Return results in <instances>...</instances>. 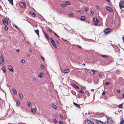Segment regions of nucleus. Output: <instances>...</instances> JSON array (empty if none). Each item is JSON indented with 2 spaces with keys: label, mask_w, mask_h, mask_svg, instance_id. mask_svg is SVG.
Masks as SVG:
<instances>
[{
  "label": "nucleus",
  "mask_w": 124,
  "mask_h": 124,
  "mask_svg": "<svg viewBox=\"0 0 124 124\" xmlns=\"http://www.w3.org/2000/svg\"><path fill=\"white\" fill-rule=\"evenodd\" d=\"M105 119H106V122H107L108 124H113L114 122L113 120L111 119H109V118L107 116H106Z\"/></svg>",
  "instance_id": "f257e3e1"
},
{
  "label": "nucleus",
  "mask_w": 124,
  "mask_h": 124,
  "mask_svg": "<svg viewBox=\"0 0 124 124\" xmlns=\"http://www.w3.org/2000/svg\"><path fill=\"white\" fill-rule=\"evenodd\" d=\"M4 63V59L2 55L0 57V64H1L3 65Z\"/></svg>",
  "instance_id": "f03ea898"
},
{
  "label": "nucleus",
  "mask_w": 124,
  "mask_h": 124,
  "mask_svg": "<svg viewBox=\"0 0 124 124\" xmlns=\"http://www.w3.org/2000/svg\"><path fill=\"white\" fill-rule=\"evenodd\" d=\"M20 6L23 8H25L26 7L25 3L24 2H21L19 3Z\"/></svg>",
  "instance_id": "7ed1b4c3"
},
{
  "label": "nucleus",
  "mask_w": 124,
  "mask_h": 124,
  "mask_svg": "<svg viewBox=\"0 0 124 124\" xmlns=\"http://www.w3.org/2000/svg\"><path fill=\"white\" fill-rule=\"evenodd\" d=\"M85 124H94L92 121L88 120H85Z\"/></svg>",
  "instance_id": "20e7f679"
},
{
  "label": "nucleus",
  "mask_w": 124,
  "mask_h": 124,
  "mask_svg": "<svg viewBox=\"0 0 124 124\" xmlns=\"http://www.w3.org/2000/svg\"><path fill=\"white\" fill-rule=\"evenodd\" d=\"M50 39L51 40V43H52L54 46L55 48H57V47L56 46V44L55 41L52 38H50Z\"/></svg>",
  "instance_id": "39448f33"
},
{
  "label": "nucleus",
  "mask_w": 124,
  "mask_h": 124,
  "mask_svg": "<svg viewBox=\"0 0 124 124\" xmlns=\"http://www.w3.org/2000/svg\"><path fill=\"white\" fill-rule=\"evenodd\" d=\"M96 122L97 123V124H105L106 121H105L104 122H102L99 120H95Z\"/></svg>",
  "instance_id": "423d86ee"
},
{
  "label": "nucleus",
  "mask_w": 124,
  "mask_h": 124,
  "mask_svg": "<svg viewBox=\"0 0 124 124\" xmlns=\"http://www.w3.org/2000/svg\"><path fill=\"white\" fill-rule=\"evenodd\" d=\"M119 7L120 8H124V2L122 1H121L119 2Z\"/></svg>",
  "instance_id": "0eeeda50"
},
{
  "label": "nucleus",
  "mask_w": 124,
  "mask_h": 124,
  "mask_svg": "<svg viewBox=\"0 0 124 124\" xmlns=\"http://www.w3.org/2000/svg\"><path fill=\"white\" fill-rule=\"evenodd\" d=\"M111 31V29L110 28H107L105 29L104 32L105 34H107Z\"/></svg>",
  "instance_id": "6e6552de"
},
{
  "label": "nucleus",
  "mask_w": 124,
  "mask_h": 124,
  "mask_svg": "<svg viewBox=\"0 0 124 124\" xmlns=\"http://www.w3.org/2000/svg\"><path fill=\"white\" fill-rule=\"evenodd\" d=\"M4 24L6 26L8 25V21L7 20L6 18H4L3 21Z\"/></svg>",
  "instance_id": "1a4fd4ad"
},
{
  "label": "nucleus",
  "mask_w": 124,
  "mask_h": 124,
  "mask_svg": "<svg viewBox=\"0 0 124 124\" xmlns=\"http://www.w3.org/2000/svg\"><path fill=\"white\" fill-rule=\"evenodd\" d=\"M8 68L10 72H13L14 71V69L11 65H9L8 66Z\"/></svg>",
  "instance_id": "9d476101"
},
{
  "label": "nucleus",
  "mask_w": 124,
  "mask_h": 124,
  "mask_svg": "<svg viewBox=\"0 0 124 124\" xmlns=\"http://www.w3.org/2000/svg\"><path fill=\"white\" fill-rule=\"evenodd\" d=\"M62 71L64 73H67L70 71V70L69 69H63L62 70Z\"/></svg>",
  "instance_id": "9b49d317"
},
{
  "label": "nucleus",
  "mask_w": 124,
  "mask_h": 124,
  "mask_svg": "<svg viewBox=\"0 0 124 124\" xmlns=\"http://www.w3.org/2000/svg\"><path fill=\"white\" fill-rule=\"evenodd\" d=\"M44 34L45 35V37L47 39V40H49V36L46 33V32H45L44 33Z\"/></svg>",
  "instance_id": "f8f14e48"
},
{
  "label": "nucleus",
  "mask_w": 124,
  "mask_h": 124,
  "mask_svg": "<svg viewBox=\"0 0 124 124\" xmlns=\"http://www.w3.org/2000/svg\"><path fill=\"white\" fill-rule=\"evenodd\" d=\"M36 108H31V112L33 114H34L36 113Z\"/></svg>",
  "instance_id": "ddd939ff"
},
{
  "label": "nucleus",
  "mask_w": 124,
  "mask_h": 124,
  "mask_svg": "<svg viewBox=\"0 0 124 124\" xmlns=\"http://www.w3.org/2000/svg\"><path fill=\"white\" fill-rule=\"evenodd\" d=\"M93 20L94 22L99 23V20L97 19L96 17H94L93 19Z\"/></svg>",
  "instance_id": "4468645a"
},
{
  "label": "nucleus",
  "mask_w": 124,
  "mask_h": 124,
  "mask_svg": "<svg viewBox=\"0 0 124 124\" xmlns=\"http://www.w3.org/2000/svg\"><path fill=\"white\" fill-rule=\"evenodd\" d=\"M106 8L110 12H111L113 10V9L109 7H107Z\"/></svg>",
  "instance_id": "2eb2a0df"
},
{
  "label": "nucleus",
  "mask_w": 124,
  "mask_h": 124,
  "mask_svg": "<svg viewBox=\"0 0 124 124\" xmlns=\"http://www.w3.org/2000/svg\"><path fill=\"white\" fill-rule=\"evenodd\" d=\"M30 14L32 16L34 17H35L36 16L35 14L33 12H30Z\"/></svg>",
  "instance_id": "dca6fc26"
},
{
  "label": "nucleus",
  "mask_w": 124,
  "mask_h": 124,
  "mask_svg": "<svg viewBox=\"0 0 124 124\" xmlns=\"http://www.w3.org/2000/svg\"><path fill=\"white\" fill-rule=\"evenodd\" d=\"M73 104L74 105H75L78 108H80V106L78 104H77L74 102L73 103Z\"/></svg>",
  "instance_id": "f3484780"
},
{
  "label": "nucleus",
  "mask_w": 124,
  "mask_h": 124,
  "mask_svg": "<svg viewBox=\"0 0 124 124\" xmlns=\"http://www.w3.org/2000/svg\"><path fill=\"white\" fill-rule=\"evenodd\" d=\"M73 86L75 88H76L78 89L79 88L78 86L77 85H75V84H72Z\"/></svg>",
  "instance_id": "a211bd4d"
},
{
  "label": "nucleus",
  "mask_w": 124,
  "mask_h": 124,
  "mask_svg": "<svg viewBox=\"0 0 124 124\" xmlns=\"http://www.w3.org/2000/svg\"><path fill=\"white\" fill-rule=\"evenodd\" d=\"M19 95L20 98L21 99H23V96L22 94L21 93H19Z\"/></svg>",
  "instance_id": "6ab92c4d"
},
{
  "label": "nucleus",
  "mask_w": 124,
  "mask_h": 124,
  "mask_svg": "<svg viewBox=\"0 0 124 124\" xmlns=\"http://www.w3.org/2000/svg\"><path fill=\"white\" fill-rule=\"evenodd\" d=\"M38 35V36L39 37V31L38 29H37L36 30L34 31Z\"/></svg>",
  "instance_id": "aec40b11"
},
{
  "label": "nucleus",
  "mask_w": 124,
  "mask_h": 124,
  "mask_svg": "<svg viewBox=\"0 0 124 124\" xmlns=\"http://www.w3.org/2000/svg\"><path fill=\"white\" fill-rule=\"evenodd\" d=\"M12 91L13 93L15 94H17V92L16 90L14 88L12 89Z\"/></svg>",
  "instance_id": "412c9836"
},
{
  "label": "nucleus",
  "mask_w": 124,
  "mask_h": 124,
  "mask_svg": "<svg viewBox=\"0 0 124 124\" xmlns=\"http://www.w3.org/2000/svg\"><path fill=\"white\" fill-rule=\"evenodd\" d=\"M38 76L40 78H41L43 77V73H40L38 75Z\"/></svg>",
  "instance_id": "4be33fe9"
},
{
  "label": "nucleus",
  "mask_w": 124,
  "mask_h": 124,
  "mask_svg": "<svg viewBox=\"0 0 124 124\" xmlns=\"http://www.w3.org/2000/svg\"><path fill=\"white\" fill-rule=\"evenodd\" d=\"M85 16H81V19L83 20H85Z\"/></svg>",
  "instance_id": "5701e85b"
},
{
  "label": "nucleus",
  "mask_w": 124,
  "mask_h": 124,
  "mask_svg": "<svg viewBox=\"0 0 124 124\" xmlns=\"http://www.w3.org/2000/svg\"><path fill=\"white\" fill-rule=\"evenodd\" d=\"M52 107H53V108L55 109H57V106L56 105H54V104L53 105Z\"/></svg>",
  "instance_id": "b1692460"
},
{
  "label": "nucleus",
  "mask_w": 124,
  "mask_h": 124,
  "mask_svg": "<svg viewBox=\"0 0 124 124\" xmlns=\"http://www.w3.org/2000/svg\"><path fill=\"white\" fill-rule=\"evenodd\" d=\"M2 69L3 70V71H4V72H6V69L4 66H3V67Z\"/></svg>",
  "instance_id": "393cba45"
},
{
  "label": "nucleus",
  "mask_w": 124,
  "mask_h": 124,
  "mask_svg": "<svg viewBox=\"0 0 124 124\" xmlns=\"http://www.w3.org/2000/svg\"><path fill=\"white\" fill-rule=\"evenodd\" d=\"M118 107L119 108H123V104H120L118 105Z\"/></svg>",
  "instance_id": "a878e982"
},
{
  "label": "nucleus",
  "mask_w": 124,
  "mask_h": 124,
  "mask_svg": "<svg viewBox=\"0 0 124 124\" xmlns=\"http://www.w3.org/2000/svg\"><path fill=\"white\" fill-rule=\"evenodd\" d=\"M95 72V70H92L90 71V72L91 74H94Z\"/></svg>",
  "instance_id": "bb28decb"
},
{
  "label": "nucleus",
  "mask_w": 124,
  "mask_h": 124,
  "mask_svg": "<svg viewBox=\"0 0 124 124\" xmlns=\"http://www.w3.org/2000/svg\"><path fill=\"white\" fill-rule=\"evenodd\" d=\"M28 106L30 107H31V104L30 101H28Z\"/></svg>",
  "instance_id": "cd10ccee"
},
{
  "label": "nucleus",
  "mask_w": 124,
  "mask_h": 124,
  "mask_svg": "<svg viewBox=\"0 0 124 124\" xmlns=\"http://www.w3.org/2000/svg\"><path fill=\"white\" fill-rule=\"evenodd\" d=\"M104 114H98L99 116L100 117H102L104 116Z\"/></svg>",
  "instance_id": "c85d7f7f"
},
{
  "label": "nucleus",
  "mask_w": 124,
  "mask_h": 124,
  "mask_svg": "<svg viewBox=\"0 0 124 124\" xmlns=\"http://www.w3.org/2000/svg\"><path fill=\"white\" fill-rule=\"evenodd\" d=\"M9 2L12 5H13V0H8Z\"/></svg>",
  "instance_id": "c756f323"
},
{
  "label": "nucleus",
  "mask_w": 124,
  "mask_h": 124,
  "mask_svg": "<svg viewBox=\"0 0 124 124\" xmlns=\"http://www.w3.org/2000/svg\"><path fill=\"white\" fill-rule=\"evenodd\" d=\"M101 55L102 57L103 58H107L108 57V56L104 55Z\"/></svg>",
  "instance_id": "7c9ffc66"
},
{
  "label": "nucleus",
  "mask_w": 124,
  "mask_h": 124,
  "mask_svg": "<svg viewBox=\"0 0 124 124\" xmlns=\"http://www.w3.org/2000/svg\"><path fill=\"white\" fill-rule=\"evenodd\" d=\"M65 3H66V4L67 5H69L70 4V2L68 1L66 2Z\"/></svg>",
  "instance_id": "2f4dec72"
},
{
  "label": "nucleus",
  "mask_w": 124,
  "mask_h": 124,
  "mask_svg": "<svg viewBox=\"0 0 124 124\" xmlns=\"http://www.w3.org/2000/svg\"><path fill=\"white\" fill-rule=\"evenodd\" d=\"M74 15V13L72 12H71L70 13V16L71 17L73 16Z\"/></svg>",
  "instance_id": "473e14b6"
},
{
  "label": "nucleus",
  "mask_w": 124,
  "mask_h": 124,
  "mask_svg": "<svg viewBox=\"0 0 124 124\" xmlns=\"http://www.w3.org/2000/svg\"><path fill=\"white\" fill-rule=\"evenodd\" d=\"M96 9L98 10H100V9L99 7L98 6H96Z\"/></svg>",
  "instance_id": "72a5a7b5"
},
{
  "label": "nucleus",
  "mask_w": 124,
  "mask_h": 124,
  "mask_svg": "<svg viewBox=\"0 0 124 124\" xmlns=\"http://www.w3.org/2000/svg\"><path fill=\"white\" fill-rule=\"evenodd\" d=\"M59 116H60L61 118V119H63V117L62 116V114H60L59 115Z\"/></svg>",
  "instance_id": "f704fd0d"
},
{
  "label": "nucleus",
  "mask_w": 124,
  "mask_h": 124,
  "mask_svg": "<svg viewBox=\"0 0 124 124\" xmlns=\"http://www.w3.org/2000/svg\"><path fill=\"white\" fill-rule=\"evenodd\" d=\"M4 29L5 31H7L8 30V27L5 26L4 27Z\"/></svg>",
  "instance_id": "c9c22d12"
},
{
  "label": "nucleus",
  "mask_w": 124,
  "mask_h": 124,
  "mask_svg": "<svg viewBox=\"0 0 124 124\" xmlns=\"http://www.w3.org/2000/svg\"><path fill=\"white\" fill-rule=\"evenodd\" d=\"M41 68L42 69H44L45 68V66L44 65H42L41 66Z\"/></svg>",
  "instance_id": "e433bc0d"
},
{
  "label": "nucleus",
  "mask_w": 124,
  "mask_h": 124,
  "mask_svg": "<svg viewBox=\"0 0 124 124\" xmlns=\"http://www.w3.org/2000/svg\"><path fill=\"white\" fill-rule=\"evenodd\" d=\"M61 5L62 7H66V4H62Z\"/></svg>",
  "instance_id": "4c0bfd02"
},
{
  "label": "nucleus",
  "mask_w": 124,
  "mask_h": 124,
  "mask_svg": "<svg viewBox=\"0 0 124 124\" xmlns=\"http://www.w3.org/2000/svg\"><path fill=\"white\" fill-rule=\"evenodd\" d=\"M105 84L106 85H109V83L108 82H106L105 83Z\"/></svg>",
  "instance_id": "58836bf2"
},
{
  "label": "nucleus",
  "mask_w": 124,
  "mask_h": 124,
  "mask_svg": "<svg viewBox=\"0 0 124 124\" xmlns=\"http://www.w3.org/2000/svg\"><path fill=\"white\" fill-rule=\"evenodd\" d=\"M89 9V8L87 7H86L85 8V12H87Z\"/></svg>",
  "instance_id": "ea45409f"
},
{
  "label": "nucleus",
  "mask_w": 124,
  "mask_h": 124,
  "mask_svg": "<svg viewBox=\"0 0 124 124\" xmlns=\"http://www.w3.org/2000/svg\"><path fill=\"white\" fill-rule=\"evenodd\" d=\"M54 123L55 124H56L57 123V120L55 119H54Z\"/></svg>",
  "instance_id": "a19ab883"
},
{
  "label": "nucleus",
  "mask_w": 124,
  "mask_h": 124,
  "mask_svg": "<svg viewBox=\"0 0 124 124\" xmlns=\"http://www.w3.org/2000/svg\"><path fill=\"white\" fill-rule=\"evenodd\" d=\"M79 93H84V92L82 90H80L79 91Z\"/></svg>",
  "instance_id": "79ce46f5"
},
{
  "label": "nucleus",
  "mask_w": 124,
  "mask_h": 124,
  "mask_svg": "<svg viewBox=\"0 0 124 124\" xmlns=\"http://www.w3.org/2000/svg\"><path fill=\"white\" fill-rule=\"evenodd\" d=\"M17 105L18 106H19L20 105V103L19 101H17V103H16Z\"/></svg>",
  "instance_id": "37998d69"
},
{
  "label": "nucleus",
  "mask_w": 124,
  "mask_h": 124,
  "mask_svg": "<svg viewBox=\"0 0 124 124\" xmlns=\"http://www.w3.org/2000/svg\"><path fill=\"white\" fill-rule=\"evenodd\" d=\"M86 89V88L84 87H82L81 88V89L82 90H84Z\"/></svg>",
  "instance_id": "c03bdc74"
},
{
  "label": "nucleus",
  "mask_w": 124,
  "mask_h": 124,
  "mask_svg": "<svg viewBox=\"0 0 124 124\" xmlns=\"http://www.w3.org/2000/svg\"><path fill=\"white\" fill-rule=\"evenodd\" d=\"M78 12L80 14H81L83 13L82 11L81 10L78 11Z\"/></svg>",
  "instance_id": "a18cd8bd"
},
{
  "label": "nucleus",
  "mask_w": 124,
  "mask_h": 124,
  "mask_svg": "<svg viewBox=\"0 0 124 124\" xmlns=\"http://www.w3.org/2000/svg\"><path fill=\"white\" fill-rule=\"evenodd\" d=\"M91 14H92V15H94V13L93 11H91Z\"/></svg>",
  "instance_id": "49530a36"
},
{
  "label": "nucleus",
  "mask_w": 124,
  "mask_h": 124,
  "mask_svg": "<svg viewBox=\"0 0 124 124\" xmlns=\"http://www.w3.org/2000/svg\"><path fill=\"white\" fill-rule=\"evenodd\" d=\"M59 123L60 124H63V122L62 121H59Z\"/></svg>",
  "instance_id": "de8ad7c7"
},
{
  "label": "nucleus",
  "mask_w": 124,
  "mask_h": 124,
  "mask_svg": "<svg viewBox=\"0 0 124 124\" xmlns=\"http://www.w3.org/2000/svg\"><path fill=\"white\" fill-rule=\"evenodd\" d=\"M48 30L50 32H52L53 31L52 30L50 29H49Z\"/></svg>",
  "instance_id": "09e8293b"
},
{
  "label": "nucleus",
  "mask_w": 124,
  "mask_h": 124,
  "mask_svg": "<svg viewBox=\"0 0 124 124\" xmlns=\"http://www.w3.org/2000/svg\"><path fill=\"white\" fill-rule=\"evenodd\" d=\"M120 124H124V120L122 121L120 123Z\"/></svg>",
  "instance_id": "8fccbe9b"
},
{
  "label": "nucleus",
  "mask_w": 124,
  "mask_h": 124,
  "mask_svg": "<svg viewBox=\"0 0 124 124\" xmlns=\"http://www.w3.org/2000/svg\"><path fill=\"white\" fill-rule=\"evenodd\" d=\"M41 59H42V60L44 61H45V59H44V57L42 56H41Z\"/></svg>",
  "instance_id": "3c124183"
},
{
  "label": "nucleus",
  "mask_w": 124,
  "mask_h": 124,
  "mask_svg": "<svg viewBox=\"0 0 124 124\" xmlns=\"http://www.w3.org/2000/svg\"><path fill=\"white\" fill-rule=\"evenodd\" d=\"M32 79L33 81H35L36 80V79L34 77Z\"/></svg>",
  "instance_id": "603ef678"
},
{
  "label": "nucleus",
  "mask_w": 124,
  "mask_h": 124,
  "mask_svg": "<svg viewBox=\"0 0 124 124\" xmlns=\"http://www.w3.org/2000/svg\"><path fill=\"white\" fill-rule=\"evenodd\" d=\"M26 55L28 57L30 56V54L29 53H27Z\"/></svg>",
  "instance_id": "864d4df0"
},
{
  "label": "nucleus",
  "mask_w": 124,
  "mask_h": 124,
  "mask_svg": "<svg viewBox=\"0 0 124 124\" xmlns=\"http://www.w3.org/2000/svg\"><path fill=\"white\" fill-rule=\"evenodd\" d=\"M99 77L100 78H101L102 76L101 74H99Z\"/></svg>",
  "instance_id": "5fc2aeb1"
},
{
  "label": "nucleus",
  "mask_w": 124,
  "mask_h": 124,
  "mask_svg": "<svg viewBox=\"0 0 124 124\" xmlns=\"http://www.w3.org/2000/svg\"><path fill=\"white\" fill-rule=\"evenodd\" d=\"M15 28H16V29H17L18 30L19 28H18V27L17 26H16V25H15Z\"/></svg>",
  "instance_id": "6e6d98bb"
},
{
  "label": "nucleus",
  "mask_w": 124,
  "mask_h": 124,
  "mask_svg": "<svg viewBox=\"0 0 124 124\" xmlns=\"http://www.w3.org/2000/svg\"><path fill=\"white\" fill-rule=\"evenodd\" d=\"M105 92L104 91L103 93H102V95H105Z\"/></svg>",
  "instance_id": "4d7b16f0"
},
{
  "label": "nucleus",
  "mask_w": 124,
  "mask_h": 124,
  "mask_svg": "<svg viewBox=\"0 0 124 124\" xmlns=\"http://www.w3.org/2000/svg\"><path fill=\"white\" fill-rule=\"evenodd\" d=\"M25 62L24 60H22V63H25Z\"/></svg>",
  "instance_id": "13d9d810"
},
{
  "label": "nucleus",
  "mask_w": 124,
  "mask_h": 124,
  "mask_svg": "<svg viewBox=\"0 0 124 124\" xmlns=\"http://www.w3.org/2000/svg\"><path fill=\"white\" fill-rule=\"evenodd\" d=\"M95 23H94V25H96L97 24H98V23H97V22H95Z\"/></svg>",
  "instance_id": "bf43d9fd"
},
{
  "label": "nucleus",
  "mask_w": 124,
  "mask_h": 124,
  "mask_svg": "<svg viewBox=\"0 0 124 124\" xmlns=\"http://www.w3.org/2000/svg\"><path fill=\"white\" fill-rule=\"evenodd\" d=\"M19 49H17L16 50V52L17 53L19 52Z\"/></svg>",
  "instance_id": "052dcab7"
},
{
  "label": "nucleus",
  "mask_w": 124,
  "mask_h": 124,
  "mask_svg": "<svg viewBox=\"0 0 124 124\" xmlns=\"http://www.w3.org/2000/svg\"><path fill=\"white\" fill-rule=\"evenodd\" d=\"M54 34L57 37H59V36L57 35V34L55 33H54Z\"/></svg>",
  "instance_id": "680f3d73"
},
{
  "label": "nucleus",
  "mask_w": 124,
  "mask_h": 124,
  "mask_svg": "<svg viewBox=\"0 0 124 124\" xmlns=\"http://www.w3.org/2000/svg\"><path fill=\"white\" fill-rule=\"evenodd\" d=\"M117 92L118 93H120V91L119 90H118L117 91Z\"/></svg>",
  "instance_id": "e2e57ef3"
},
{
  "label": "nucleus",
  "mask_w": 124,
  "mask_h": 124,
  "mask_svg": "<svg viewBox=\"0 0 124 124\" xmlns=\"http://www.w3.org/2000/svg\"><path fill=\"white\" fill-rule=\"evenodd\" d=\"M122 39L123 40V42L124 43V35L122 37Z\"/></svg>",
  "instance_id": "0e129e2a"
},
{
  "label": "nucleus",
  "mask_w": 124,
  "mask_h": 124,
  "mask_svg": "<svg viewBox=\"0 0 124 124\" xmlns=\"http://www.w3.org/2000/svg\"><path fill=\"white\" fill-rule=\"evenodd\" d=\"M58 13L59 14H62V13L61 12H58Z\"/></svg>",
  "instance_id": "69168bd1"
},
{
  "label": "nucleus",
  "mask_w": 124,
  "mask_h": 124,
  "mask_svg": "<svg viewBox=\"0 0 124 124\" xmlns=\"http://www.w3.org/2000/svg\"><path fill=\"white\" fill-rule=\"evenodd\" d=\"M56 42L58 44H59V42L58 40L56 41Z\"/></svg>",
  "instance_id": "338daca9"
},
{
  "label": "nucleus",
  "mask_w": 124,
  "mask_h": 124,
  "mask_svg": "<svg viewBox=\"0 0 124 124\" xmlns=\"http://www.w3.org/2000/svg\"><path fill=\"white\" fill-rule=\"evenodd\" d=\"M94 91V90L93 89H92L91 90V91L92 92H93Z\"/></svg>",
  "instance_id": "774afa93"
}]
</instances>
